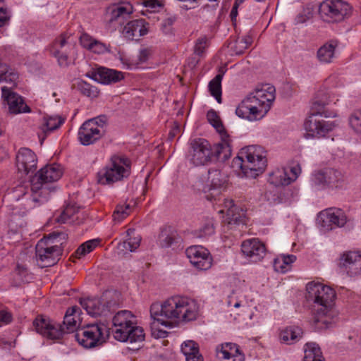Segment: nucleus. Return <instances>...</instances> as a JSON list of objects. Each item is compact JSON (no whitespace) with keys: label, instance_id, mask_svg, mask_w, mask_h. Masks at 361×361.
I'll list each match as a JSON object with an SVG mask.
<instances>
[{"label":"nucleus","instance_id":"20","mask_svg":"<svg viewBox=\"0 0 361 361\" xmlns=\"http://www.w3.org/2000/svg\"><path fill=\"white\" fill-rule=\"evenodd\" d=\"M37 333L51 340L60 339L64 329L44 316H37L32 322Z\"/></svg>","mask_w":361,"mask_h":361},{"label":"nucleus","instance_id":"10","mask_svg":"<svg viewBox=\"0 0 361 361\" xmlns=\"http://www.w3.org/2000/svg\"><path fill=\"white\" fill-rule=\"evenodd\" d=\"M106 328L103 324H87L77 329L75 334L77 341L85 348H92L105 341Z\"/></svg>","mask_w":361,"mask_h":361},{"label":"nucleus","instance_id":"38","mask_svg":"<svg viewBox=\"0 0 361 361\" xmlns=\"http://www.w3.org/2000/svg\"><path fill=\"white\" fill-rule=\"evenodd\" d=\"M303 361H324L319 346L313 342L307 343L304 347Z\"/></svg>","mask_w":361,"mask_h":361},{"label":"nucleus","instance_id":"60","mask_svg":"<svg viewBox=\"0 0 361 361\" xmlns=\"http://www.w3.org/2000/svg\"><path fill=\"white\" fill-rule=\"evenodd\" d=\"M245 44L242 42V40L240 38H238L235 42V51L236 53L240 54L243 53V51L247 49L249 47H245Z\"/></svg>","mask_w":361,"mask_h":361},{"label":"nucleus","instance_id":"64","mask_svg":"<svg viewBox=\"0 0 361 361\" xmlns=\"http://www.w3.org/2000/svg\"><path fill=\"white\" fill-rule=\"evenodd\" d=\"M173 20L171 18H167L164 20V22L163 23V24H166V25L169 26V30H164V32L166 35H169V34H171V31H172V27H171V25H173Z\"/></svg>","mask_w":361,"mask_h":361},{"label":"nucleus","instance_id":"28","mask_svg":"<svg viewBox=\"0 0 361 361\" xmlns=\"http://www.w3.org/2000/svg\"><path fill=\"white\" fill-rule=\"evenodd\" d=\"M148 32V23L144 19L128 22L123 30V35L128 39H137Z\"/></svg>","mask_w":361,"mask_h":361},{"label":"nucleus","instance_id":"62","mask_svg":"<svg viewBox=\"0 0 361 361\" xmlns=\"http://www.w3.org/2000/svg\"><path fill=\"white\" fill-rule=\"evenodd\" d=\"M240 39L242 40V42L245 44V47H250L253 42V37L250 32Z\"/></svg>","mask_w":361,"mask_h":361},{"label":"nucleus","instance_id":"19","mask_svg":"<svg viewBox=\"0 0 361 361\" xmlns=\"http://www.w3.org/2000/svg\"><path fill=\"white\" fill-rule=\"evenodd\" d=\"M319 220L321 226L329 231L344 226L347 222V216L341 209L329 208L319 213Z\"/></svg>","mask_w":361,"mask_h":361},{"label":"nucleus","instance_id":"27","mask_svg":"<svg viewBox=\"0 0 361 361\" xmlns=\"http://www.w3.org/2000/svg\"><path fill=\"white\" fill-rule=\"evenodd\" d=\"M216 356L224 361H244L245 356L238 345L232 343H226L216 348Z\"/></svg>","mask_w":361,"mask_h":361},{"label":"nucleus","instance_id":"34","mask_svg":"<svg viewBox=\"0 0 361 361\" xmlns=\"http://www.w3.org/2000/svg\"><path fill=\"white\" fill-rule=\"evenodd\" d=\"M141 242L140 235L133 228H129L126 232V237L123 242L118 245V249L123 254L128 251L134 252L140 246Z\"/></svg>","mask_w":361,"mask_h":361},{"label":"nucleus","instance_id":"11","mask_svg":"<svg viewBox=\"0 0 361 361\" xmlns=\"http://www.w3.org/2000/svg\"><path fill=\"white\" fill-rule=\"evenodd\" d=\"M106 116L86 121L78 130V140L82 145H90L99 140L105 132Z\"/></svg>","mask_w":361,"mask_h":361},{"label":"nucleus","instance_id":"50","mask_svg":"<svg viewBox=\"0 0 361 361\" xmlns=\"http://www.w3.org/2000/svg\"><path fill=\"white\" fill-rule=\"evenodd\" d=\"M312 183L318 188H323L327 186L326 176L324 170L315 172L312 176Z\"/></svg>","mask_w":361,"mask_h":361},{"label":"nucleus","instance_id":"49","mask_svg":"<svg viewBox=\"0 0 361 361\" xmlns=\"http://www.w3.org/2000/svg\"><path fill=\"white\" fill-rule=\"evenodd\" d=\"M324 174L328 185H336L342 178L341 173L334 169H324Z\"/></svg>","mask_w":361,"mask_h":361},{"label":"nucleus","instance_id":"2","mask_svg":"<svg viewBox=\"0 0 361 361\" xmlns=\"http://www.w3.org/2000/svg\"><path fill=\"white\" fill-rule=\"evenodd\" d=\"M63 174L62 168L59 164L47 165L36 173L30 180V194L28 200L36 207L47 202L51 192H55L56 187L53 183L60 179ZM25 197L27 195L26 188L18 186L14 191V197L20 199V194Z\"/></svg>","mask_w":361,"mask_h":361},{"label":"nucleus","instance_id":"13","mask_svg":"<svg viewBox=\"0 0 361 361\" xmlns=\"http://www.w3.org/2000/svg\"><path fill=\"white\" fill-rule=\"evenodd\" d=\"M213 157L212 147L203 138H195L190 142L188 159L195 166H204L212 161Z\"/></svg>","mask_w":361,"mask_h":361},{"label":"nucleus","instance_id":"53","mask_svg":"<svg viewBox=\"0 0 361 361\" xmlns=\"http://www.w3.org/2000/svg\"><path fill=\"white\" fill-rule=\"evenodd\" d=\"M200 236L207 237L214 233V226L212 219H209L200 228Z\"/></svg>","mask_w":361,"mask_h":361},{"label":"nucleus","instance_id":"30","mask_svg":"<svg viewBox=\"0 0 361 361\" xmlns=\"http://www.w3.org/2000/svg\"><path fill=\"white\" fill-rule=\"evenodd\" d=\"M80 309L76 306L68 308L63 318V325H59V327L64 329L63 334H68L77 331L80 323Z\"/></svg>","mask_w":361,"mask_h":361},{"label":"nucleus","instance_id":"47","mask_svg":"<svg viewBox=\"0 0 361 361\" xmlns=\"http://www.w3.org/2000/svg\"><path fill=\"white\" fill-rule=\"evenodd\" d=\"M207 118L208 122L216 129V130L220 135L226 133L219 115L214 110L211 109L207 112Z\"/></svg>","mask_w":361,"mask_h":361},{"label":"nucleus","instance_id":"23","mask_svg":"<svg viewBox=\"0 0 361 361\" xmlns=\"http://www.w3.org/2000/svg\"><path fill=\"white\" fill-rule=\"evenodd\" d=\"M340 261L341 266L350 276L361 274V250L344 252Z\"/></svg>","mask_w":361,"mask_h":361},{"label":"nucleus","instance_id":"45","mask_svg":"<svg viewBox=\"0 0 361 361\" xmlns=\"http://www.w3.org/2000/svg\"><path fill=\"white\" fill-rule=\"evenodd\" d=\"M349 126L353 132L361 135V109L354 111L348 118Z\"/></svg>","mask_w":361,"mask_h":361},{"label":"nucleus","instance_id":"40","mask_svg":"<svg viewBox=\"0 0 361 361\" xmlns=\"http://www.w3.org/2000/svg\"><path fill=\"white\" fill-rule=\"evenodd\" d=\"M223 75L224 73H219L209 83V92L219 103L221 102V80Z\"/></svg>","mask_w":361,"mask_h":361},{"label":"nucleus","instance_id":"1","mask_svg":"<svg viewBox=\"0 0 361 361\" xmlns=\"http://www.w3.org/2000/svg\"><path fill=\"white\" fill-rule=\"evenodd\" d=\"M200 315V305L194 299L180 295H175L166 300L162 304L153 303L150 307L152 335L155 338H166L168 332L159 329V325L171 328V321L188 322L196 320Z\"/></svg>","mask_w":361,"mask_h":361},{"label":"nucleus","instance_id":"55","mask_svg":"<svg viewBox=\"0 0 361 361\" xmlns=\"http://www.w3.org/2000/svg\"><path fill=\"white\" fill-rule=\"evenodd\" d=\"M96 39L87 33H83L80 37V44L85 49L90 50Z\"/></svg>","mask_w":361,"mask_h":361},{"label":"nucleus","instance_id":"4","mask_svg":"<svg viewBox=\"0 0 361 361\" xmlns=\"http://www.w3.org/2000/svg\"><path fill=\"white\" fill-rule=\"evenodd\" d=\"M307 298L314 303V317L317 323L328 326L337 316L334 307L335 290L321 283L310 282L307 285Z\"/></svg>","mask_w":361,"mask_h":361},{"label":"nucleus","instance_id":"41","mask_svg":"<svg viewBox=\"0 0 361 361\" xmlns=\"http://www.w3.org/2000/svg\"><path fill=\"white\" fill-rule=\"evenodd\" d=\"M99 239H92L81 244L75 252L74 255L77 258H81L94 250L99 246Z\"/></svg>","mask_w":361,"mask_h":361},{"label":"nucleus","instance_id":"26","mask_svg":"<svg viewBox=\"0 0 361 361\" xmlns=\"http://www.w3.org/2000/svg\"><path fill=\"white\" fill-rule=\"evenodd\" d=\"M133 6L128 2L112 5L108 8V20L111 23L116 22L118 24H122L133 13Z\"/></svg>","mask_w":361,"mask_h":361},{"label":"nucleus","instance_id":"59","mask_svg":"<svg viewBox=\"0 0 361 361\" xmlns=\"http://www.w3.org/2000/svg\"><path fill=\"white\" fill-rule=\"evenodd\" d=\"M186 361H203V357L202 355L200 353V351L197 350V353L196 351L191 353V355L190 356H185Z\"/></svg>","mask_w":361,"mask_h":361},{"label":"nucleus","instance_id":"25","mask_svg":"<svg viewBox=\"0 0 361 361\" xmlns=\"http://www.w3.org/2000/svg\"><path fill=\"white\" fill-rule=\"evenodd\" d=\"M80 305L92 317L106 316L109 312L107 302L100 298H87L80 300Z\"/></svg>","mask_w":361,"mask_h":361},{"label":"nucleus","instance_id":"22","mask_svg":"<svg viewBox=\"0 0 361 361\" xmlns=\"http://www.w3.org/2000/svg\"><path fill=\"white\" fill-rule=\"evenodd\" d=\"M16 160L18 171L23 174L27 175L36 170V155L28 148H20L16 154Z\"/></svg>","mask_w":361,"mask_h":361},{"label":"nucleus","instance_id":"7","mask_svg":"<svg viewBox=\"0 0 361 361\" xmlns=\"http://www.w3.org/2000/svg\"><path fill=\"white\" fill-rule=\"evenodd\" d=\"M130 173V160L125 155L114 154L108 164L98 171L97 178L100 185H113L127 179Z\"/></svg>","mask_w":361,"mask_h":361},{"label":"nucleus","instance_id":"6","mask_svg":"<svg viewBox=\"0 0 361 361\" xmlns=\"http://www.w3.org/2000/svg\"><path fill=\"white\" fill-rule=\"evenodd\" d=\"M112 322V334L116 340L130 343L142 342L145 340L144 329L136 325L135 317L131 312H118L113 317Z\"/></svg>","mask_w":361,"mask_h":361},{"label":"nucleus","instance_id":"32","mask_svg":"<svg viewBox=\"0 0 361 361\" xmlns=\"http://www.w3.org/2000/svg\"><path fill=\"white\" fill-rule=\"evenodd\" d=\"M338 46V41L331 39L324 44L317 52V57L322 63H332L336 58V49Z\"/></svg>","mask_w":361,"mask_h":361},{"label":"nucleus","instance_id":"37","mask_svg":"<svg viewBox=\"0 0 361 361\" xmlns=\"http://www.w3.org/2000/svg\"><path fill=\"white\" fill-rule=\"evenodd\" d=\"M295 260L296 256L293 255H280L274 260V269L277 272L284 274L290 270L292 264Z\"/></svg>","mask_w":361,"mask_h":361},{"label":"nucleus","instance_id":"9","mask_svg":"<svg viewBox=\"0 0 361 361\" xmlns=\"http://www.w3.org/2000/svg\"><path fill=\"white\" fill-rule=\"evenodd\" d=\"M319 14L324 21L340 23L352 14V6L341 0H324L319 7Z\"/></svg>","mask_w":361,"mask_h":361},{"label":"nucleus","instance_id":"48","mask_svg":"<svg viewBox=\"0 0 361 361\" xmlns=\"http://www.w3.org/2000/svg\"><path fill=\"white\" fill-rule=\"evenodd\" d=\"M209 45V39L206 36L200 37L196 39L194 45V54L197 56L199 58L203 57Z\"/></svg>","mask_w":361,"mask_h":361},{"label":"nucleus","instance_id":"35","mask_svg":"<svg viewBox=\"0 0 361 361\" xmlns=\"http://www.w3.org/2000/svg\"><path fill=\"white\" fill-rule=\"evenodd\" d=\"M18 74L7 64L0 62V82L8 84L6 87L12 89L17 85Z\"/></svg>","mask_w":361,"mask_h":361},{"label":"nucleus","instance_id":"54","mask_svg":"<svg viewBox=\"0 0 361 361\" xmlns=\"http://www.w3.org/2000/svg\"><path fill=\"white\" fill-rule=\"evenodd\" d=\"M11 19V13L7 6L0 7V27L8 25Z\"/></svg>","mask_w":361,"mask_h":361},{"label":"nucleus","instance_id":"8","mask_svg":"<svg viewBox=\"0 0 361 361\" xmlns=\"http://www.w3.org/2000/svg\"><path fill=\"white\" fill-rule=\"evenodd\" d=\"M58 237L59 233H52L37 242L35 246L36 258L40 267H51L58 260L62 252L61 243L56 240Z\"/></svg>","mask_w":361,"mask_h":361},{"label":"nucleus","instance_id":"24","mask_svg":"<svg viewBox=\"0 0 361 361\" xmlns=\"http://www.w3.org/2000/svg\"><path fill=\"white\" fill-rule=\"evenodd\" d=\"M87 76L104 85L116 83L124 78L123 73L121 71L105 67L97 68L92 72L91 75L88 74Z\"/></svg>","mask_w":361,"mask_h":361},{"label":"nucleus","instance_id":"17","mask_svg":"<svg viewBox=\"0 0 361 361\" xmlns=\"http://www.w3.org/2000/svg\"><path fill=\"white\" fill-rule=\"evenodd\" d=\"M220 213H225L226 215L224 225V232L226 233L229 230H233L237 226L243 224L245 212L238 207L234 204L232 200L225 199L224 202V209L219 211Z\"/></svg>","mask_w":361,"mask_h":361},{"label":"nucleus","instance_id":"14","mask_svg":"<svg viewBox=\"0 0 361 361\" xmlns=\"http://www.w3.org/2000/svg\"><path fill=\"white\" fill-rule=\"evenodd\" d=\"M227 176L217 169H211L208 171L207 182L203 188L205 197L209 201L216 200L224 190L227 183Z\"/></svg>","mask_w":361,"mask_h":361},{"label":"nucleus","instance_id":"52","mask_svg":"<svg viewBox=\"0 0 361 361\" xmlns=\"http://www.w3.org/2000/svg\"><path fill=\"white\" fill-rule=\"evenodd\" d=\"M90 51L97 54H103L110 51L109 45L97 39L93 43Z\"/></svg>","mask_w":361,"mask_h":361},{"label":"nucleus","instance_id":"42","mask_svg":"<svg viewBox=\"0 0 361 361\" xmlns=\"http://www.w3.org/2000/svg\"><path fill=\"white\" fill-rule=\"evenodd\" d=\"M76 88L81 94L86 97L96 98L99 96V92L98 89L85 81L80 80L78 82Z\"/></svg>","mask_w":361,"mask_h":361},{"label":"nucleus","instance_id":"21","mask_svg":"<svg viewBox=\"0 0 361 361\" xmlns=\"http://www.w3.org/2000/svg\"><path fill=\"white\" fill-rule=\"evenodd\" d=\"M6 86L1 87L2 98L6 102L9 112L13 114L29 113L30 108L25 103L23 97Z\"/></svg>","mask_w":361,"mask_h":361},{"label":"nucleus","instance_id":"18","mask_svg":"<svg viewBox=\"0 0 361 361\" xmlns=\"http://www.w3.org/2000/svg\"><path fill=\"white\" fill-rule=\"evenodd\" d=\"M241 252L245 258L251 263L261 262L266 255L267 248L258 238H250L243 241Z\"/></svg>","mask_w":361,"mask_h":361},{"label":"nucleus","instance_id":"15","mask_svg":"<svg viewBox=\"0 0 361 361\" xmlns=\"http://www.w3.org/2000/svg\"><path fill=\"white\" fill-rule=\"evenodd\" d=\"M70 37L66 34L61 35L56 38L49 48L51 55L57 59L61 67H67L71 63L69 55L74 49V44L69 40Z\"/></svg>","mask_w":361,"mask_h":361},{"label":"nucleus","instance_id":"58","mask_svg":"<svg viewBox=\"0 0 361 361\" xmlns=\"http://www.w3.org/2000/svg\"><path fill=\"white\" fill-rule=\"evenodd\" d=\"M159 238L160 244L162 247H169L173 243V238L167 234L161 233Z\"/></svg>","mask_w":361,"mask_h":361},{"label":"nucleus","instance_id":"33","mask_svg":"<svg viewBox=\"0 0 361 361\" xmlns=\"http://www.w3.org/2000/svg\"><path fill=\"white\" fill-rule=\"evenodd\" d=\"M221 142L212 148L213 157L220 161H225L231 156V140L227 133L220 135Z\"/></svg>","mask_w":361,"mask_h":361},{"label":"nucleus","instance_id":"61","mask_svg":"<svg viewBox=\"0 0 361 361\" xmlns=\"http://www.w3.org/2000/svg\"><path fill=\"white\" fill-rule=\"evenodd\" d=\"M142 4L145 7L150 8H156L157 7L160 6L159 1L157 0H144Z\"/></svg>","mask_w":361,"mask_h":361},{"label":"nucleus","instance_id":"56","mask_svg":"<svg viewBox=\"0 0 361 361\" xmlns=\"http://www.w3.org/2000/svg\"><path fill=\"white\" fill-rule=\"evenodd\" d=\"M153 51L152 48L146 47L140 50L138 54V60L140 63L146 62L152 55Z\"/></svg>","mask_w":361,"mask_h":361},{"label":"nucleus","instance_id":"43","mask_svg":"<svg viewBox=\"0 0 361 361\" xmlns=\"http://www.w3.org/2000/svg\"><path fill=\"white\" fill-rule=\"evenodd\" d=\"M78 212V209L73 205H67L56 218V221L60 224L71 223L73 221V216Z\"/></svg>","mask_w":361,"mask_h":361},{"label":"nucleus","instance_id":"12","mask_svg":"<svg viewBox=\"0 0 361 361\" xmlns=\"http://www.w3.org/2000/svg\"><path fill=\"white\" fill-rule=\"evenodd\" d=\"M269 109L250 92L238 104L235 109L236 115L250 121H259L263 118Z\"/></svg>","mask_w":361,"mask_h":361},{"label":"nucleus","instance_id":"31","mask_svg":"<svg viewBox=\"0 0 361 361\" xmlns=\"http://www.w3.org/2000/svg\"><path fill=\"white\" fill-rule=\"evenodd\" d=\"M251 93L270 110L276 98V89L273 85H262L257 87Z\"/></svg>","mask_w":361,"mask_h":361},{"label":"nucleus","instance_id":"46","mask_svg":"<svg viewBox=\"0 0 361 361\" xmlns=\"http://www.w3.org/2000/svg\"><path fill=\"white\" fill-rule=\"evenodd\" d=\"M130 212L131 207L129 204L123 203L118 204L113 214L114 221L121 222L130 214Z\"/></svg>","mask_w":361,"mask_h":361},{"label":"nucleus","instance_id":"63","mask_svg":"<svg viewBox=\"0 0 361 361\" xmlns=\"http://www.w3.org/2000/svg\"><path fill=\"white\" fill-rule=\"evenodd\" d=\"M290 171L293 173V177H291V178H293V181L298 178V175L300 173L301 169L299 165H297L294 167H292L290 169Z\"/></svg>","mask_w":361,"mask_h":361},{"label":"nucleus","instance_id":"3","mask_svg":"<svg viewBox=\"0 0 361 361\" xmlns=\"http://www.w3.org/2000/svg\"><path fill=\"white\" fill-rule=\"evenodd\" d=\"M330 102V96L328 92L320 90L317 93L312 105L311 114L304 123L306 138L324 137L337 126L335 121H325L322 118V117L334 118L336 116V112H330L325 109V106Z\"/></svg>","mask_w":361,"mask_h":361},{"label":"nucleus","instance_id":"44","mask_svg":"<svg viewBox=\"0 0 361 361\" xmlns=\"http://www.w3.org/2000/svg\"><path fill=\"white\" fill-rule=\"evenodd\" d=\"M13 277L16 286L23 283L28 282L31 279L27 269L22 265L18 264L13 272Z\"/></svg>","mask_w":361,"mask_h":361},{"label":"nucleus","instance_id":"5","mask_svg":"<svg viewBox=\"0 0 361 361\" xmlns=\"http://www.w3.org/2000/svg\"><path fill=\"white\" fill-rule=\"evenodd\" d=\"M267 164V152L258 145L242 148L232 161V167L247 176L256 177L262 173Z\"/></svg>","mask_w":361,"mask_h":361},{"label":"nucleus","instance_id":"39","mask_svg":"<svg viewBox=\"0 0 361 361\" xmlns=\"http://www.w3.org/2000/svg\"><path fill=\"white\" fill-rule=\"evenodd\" d=\"M293 181L285 169H277L270 174L271 183L276 185H288Z\"/></svg>","mask_w":361,"mask_h":361},{"label":"nucleus","instance_id":"51","mask_svg":"<svg viewBox=\"0 0 361 361\" xmlns=\"http://www.w3.org/2000/svg\"><path fill=\"white\" fill-rule=\"evenodd\" d=\"M199 350L197 343L193 341H186L181 345V351L185 356H190L191 353Z\"/></svg>","mask_w":361,"mask_h":361},{"label":"nucleus","instance_id":"57","mask_svg":"<svg viewBox=\"0 0 361 361\" xmlns=\"http://www.w3.org/2000/svg\"><path fill=\"white\" fill-rule=\"evenodd\" d=\"M13 317L11 312L6 310L0 311V323L1 324H8L12 322Z\"/></svg>","mask_w":361,"mask_h":361},{"label":"nucleus","instance_id":"36","mask_svg":"<svg viewBox=\"0 0 361 361\" xmlns=\"http://www.w3.org/2000/svg\"><path fill=\"white\" fill-rule=\"evenodd\" d=\"M302 336V331L298 326H288L281 331L280 341L286 344H293L298 341Z\"/></svg>","mask_w":361,"mask_h":361},{"label":"nucleus","instance_id":"16","mask_svg":"<svg viewBox=\"0 0 361 361\" xmlns=\"http://www.w3.org/2000/svg\"><path fill=\"white\" fill-rule=\"evenodd\" d=\"M185 254L191 264L197 269L205 271L212 266V257L209 250L202 246H190L186 249Z\"/></svg>","mask_w":361,"mask_h":361},{"label":"nucleus","instance_id":"29","mask_svg":"<svg viewBox=\"0 0 361 361\" xmlns=\"http://www.w3.org/2000/svg\"><path fill=\"white\" fill-rule=\"evenodd\" d=\"M63 122L64 119L57 116H44L37 132L41 144H42L48 134L58 129Z\"/></svg>","mask_w":361,"mask_h":361}]
</instances>
